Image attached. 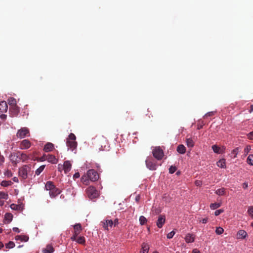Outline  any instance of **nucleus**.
Masks as SVG:
<instances>
[{
    "label": "nucleus",
    "instance_id": "f257e3e1",
    "mask_svg": "<svg viewBox=\"0 0 253 253\" xmlns=\"http://www.w3.org/2000/svg\"><path fill=\"white\" fill-rule=\"evenodd\" d=\"M45 188L46 190L49 191V196L52 198L56 197L61 192V190L57 188L51 181H48L46 183Z\"/></svg>",
    "mask_w": 253,
    "mask_h": 253
},
{
    "label": "nucleus",
    "instance_id": "f03ea898",
    "mask_svg": "<svg viewBox=\"0 0 253 253\" xmlns=\"http://www.w3.org/2000/svg\"><path fill=\"white\" fill-rule=\"evenodd\" d=\"M76 137L74 133H71L68 138L67 139L66 145L68 149H71L72 151L75 150L77 146V142L76 141Z\"/></svg>",
    "mask_w": 253,
    "mask_h": 253
},
{
    "label": "nucleus",
    "instance_id": "7ed1b4c3",
    "mask_svg": "<svg viewBox=\"0 0 253 253\" xmlns=\"http://www.w3.org/2000/svg\"><path fill=\"white\" fill-rule=\"evenodd\" d=\"M31 167L29 165H24L19 169V176L22 179H26L28 178V175L31 172Z\"/></svg>",
    "mask_w": 253,
    "mask_h": 253
},
{
    "label": "nucleus",
    "instance_id": "20e7f679",
    "mask_svg": "<svg viewBox=\"0 0 253 253\" xmlns=\"http://www.w3.org/2000/svg\"><path fill=\"white\" fill-rule=\"evenodd\" d=\"M153 156L158 160L163 159L164 154L163 150L160 147H156L152 151Z\"/></svg>",
    "mask_w": 253,
    "mask_h": 253
},
{
    "label": "nucleus",
    "instance_id": "39448f33",
    "mask_svg": "<svg viewBox=\"0 0 253 253\" xmlns=\"http://www.w3.org/2000/svg\"><path fill=\"white\" fill-rule=\"evenodd\" d=\"M86 194L90 199L96 198L98 195V192L94 187L89 186L86 189Z\"/></svg>",
    "mask_w": 253,
    "mask_h": 253
},
{
    "label": "nucleus",
    "instance_id": "423d86ee",
    "mask_svg": "<svg viewBox=\"0 0 253 253\" xmlns=\"http://www.w3.org/2000/svg\"><path fill=\"white\" fill-rule=\"evenodd\" d=\"M30 135V131L27 127H24L17 131L16 136L20 139Z\"/></svg>",
    "mask_w": 253,
    "mask_h": 253
},
{
    "label": "nucleus",
    "instance_id": "0eeeda50",
    "mask_svg": "<svg viewBox=\"0 0 253 253\" xmlns=\"http://www.w3.org/2000/svg\"><path fill=\"white\" fill-rule=\"evenodd\" d=\"M88 178L91 181H97L99 179V174L94 169H89L87 172Z\"/></svg>",
    "mask_w": 253,
    "mask_h": 253
},
{
    "label": "nucleus",
    "instance_id": "6e6552de",
    "mask_svg": "<svg viewBox=\"0 0 253 253\" xmlns=\"http://www.w3.org/2000/svg\"><path fill=\"white\" fill-rule=\"evenodd\" d=\"M9 159L13 165H16L20 162L19 158V151L12 153L9 156Z\"/></svg>",
    "mask_w": 253,
    "mask_h": 253
},
{
    "label": "nucleus",
    "instance_id": "1a4fd4ad",
    "mask_svg": "<svg viewBox=\"0 0 253 253\" xmlns=\"http://www.w3.org/2000/svg\"><path fill=\"white\" fill-rule=\"evenodd\" d=\"M145 163L147 168L150 170H154L156 169L157 167V165L153 162L152 159H146Z\"/></svg>",
    "mask_w": 253,
    "mask_h": 253
},
{
    "label": "nucleus",
    "instance_id": "9d476101",
    "mask_svg": "<svg viewBox=\"0 0 253 253\" xmlns=\"http://www.w3.org/2000/svg\"><path fill=\"white\" fill-rule=\"evenodd\" d=\"M31 146V142L28 139H24L21 141L19 144V148L20 149H27Z\"/></svg>",
    "mask_w": 253,
    "mask_h": 253
},
{
    "label": "nucleus",
    "instance_id": "9b49d317",
    "mask_svg": "<svg viewBox=\"0 0 253 253\" xmlns=\"http://www.w3.org/2000/svg\"><path fill=\"white\" fill-rule=\"evenodd\" d=\"M102 226L105 230H108L109 227L112 228L113 226V221L111 219H107L101 221Z\"/></svg>",
    "mask_w": 253,
    "mask_h": 253
},
{
    "label": "nucleus",
    "instance_id": "f8f14e48",
    "mask_svg": "<svg viewBox=\"0 0 253 253\" xmlns=\"http://www.w3.org/2000/svg\"><path fill=\"white\" fill-rule=\"evenodd\" d=\"M166 217L165 215L161 214L159 216L156 224L158 228H161L165 223Z\"/></svg>",
    "mask_w": 253,
    "mask_h": 253
},
{
    "label": "nucleus",
    "instance_id": "ddd939ff",
    "mask_svg": "<svg viewBox=\"0 0 253 253\" xmlns=\"http://www.w3.org/2000/svg\"><path fill=\"white\" fill-rule=\"evenodd\" d=\"M74 234L75 236H78L82 231V227L80 223H77L74 225Z\"/></svg>",
    "mask_w": 253,
    "mask_h": 253
},
{
    "label": "nucleus",
    "instance_id": "4468645a",
    "mask_svg": "<svg viewBox=\"0 0 253 253\" xmlns=\"http://www.w3.org/2000/svg\"><path fill=\"white\" fill-rule=\"evenodd\" d=\"M212 149L213 152L217 154H222L225 150V148L222 147L220 148L217 146L216 145H214L212 146Z\"/></svg>",
    "mask_w": 253,
    "mask_h": 253
},
{
    "label": "nucleus",
    "instance_id": "2eb2a0df",
    "mask_svg": "<svg viewBox=\"0 0 253 253\" xmlns=\"http://www.w3.org/2000/svg\"><path fill=\"white\" fill-rule=\"evenodd\" d=\"M63 166V169H64L65 173H67L68 172H69L71 170V167H72V165H71V163L70 162V161H66L64 162Z\"/></svg>",
    "mask_w": 253,
    "mask_h": 253
},
{
    "label": "nucleus",
    "instance_id": "dca6fc26",
    "mask_svg": "<svg viewBox=\"0 0 253 253\" xmlns=\"http://www.w3.org/2000/svg\"><path fill=\"white\" fill-rule=\"evenodd\" d=\"M8 106L5 101L0 102V113L6 112L7 111Z\"/></svg>",
    "mask_w": 253,
    "mask_h": 253
},
{
    "label": "nucleus",
    "instance_id": "f3484780",
    "mask_svg": "<svg viewBox=\"0 0 253 253\" xmlns=\"http://www.w3.org/2000/svg\"><path fill=\"white\" fill-rule=\"evenodd\" d=\"M54 149V145L50 142H47L44 147L43 151L45 152H48L52 151Z\"/></svg>",
    "mask_w": 253,
    "mask_h": 253
},
{
    "label": "nucleus",
    "instance_id": "a211bd4d",
    "mask_svg": "<svg viewBox=\"0 0 253 253\" xmlns=\"http://www.w3.org/2000/svg\"><path fill=\"white\" fill-rule=\"evenodd\" d=\"M11 209L13 210L22 211L24 209V206L23 205H17L15 204H12L10 206Z\"/></svg>",
    "mask_w": 253,
    "mask_h": 253
},
{
    "label": "nucleus",
    "instance_id": "6ab92c4d",
    "mask_svg": "<svg viewBox=\"0 0 253 253\" xmlns=\"http://www.w3.org/2000/svg\"><path fill=\"white\" fill-rule=\"evenodd\" d=\"M46 160L48 162L54 164H56L58 161L54 155L49 154L47 155Z\"/></svg>",
    "mask_w": 253,
    "mask_h": 253
},
{
    "label": "nucleus",
    "instance_id": "aec40b11",
    "mask_svg": "<svg viewBox=\"0 0 253 253\" xmlns=\"http://www.w3.org/2000/svg\"><path fill=\"white\" fill-rule=\"evenodd\" d=\"M247 235V232L244 230H239L237 234V239H244Z\"/></svg>",
    "mask_w": 253,
    "mask_h": 253
},
{
    "label": "nucleus",
    "instance_id": "412c9836",
    "mask_svg": "<svg viewBox=\"0 0 253 253\" xmlns=\"http://www.w3.org/2000/svg\"><path fill=\"white\" fill-rule=\"evenodd\" d=\"M54 251L53 247L50 244H48L45 248L42 249L43 253H52Z\"/></svg>",
    "mask_w": 253,
    "mask_h": 253
},
{
    "label": "nucleus",
    "instance_id": "4be33fe9",
    "mask_svg": "<svg viewBox=\"0 0 253 253\" xmlns=\"http://www.w3.org/2000/svg\"><path fill=\"white\" fill-rule=\"evenodd\" d=\"M194 240V235L190 234H187L185 237V240L187 243H193Z\"/></svg>",
    "mask_w": 253,
    "mask_h": 253
},
{
    "label": "nucleus",
    "instance_id": "5701e85b",
    "mask_svg": "<svg viewBox=\"0 0 253 253\" xmlns=\"http://www.w3.org/2000/svg\"><path fill=\"white\" fill-rule=\"evenodd\" d=\"M149 249V245L143 243L141 246V250L140 253H148Z\"/></svg>",
    "mask_w": 253,
    "mask_h": 253
},
{
    "label": "nucleus",
    "instance_id": "b1692460",
    "mask_svg": "<svg viewBox=\"0 0 253 253\" xmlns=\"http://www.w3.org/2000/svg\"><path fill=\"white\" fill-rule=\"evenodd\" d=\"M16 240H20L21 241L27 242L29 240V237L26 235H17L15 238Z\"/></svg>",
    "mask_w": 253,
    "mask_h": 253
},
{
    "label": "nucleus",
    "instance_id": "393cba45",
    "mask_svg": "<svg viewBox=\"0 0 253 253\" xmlns=\"http://www.w3.org/2000/svg\"><path fill=\"white\" fill-rule=\"evenodd\" d=\"M177 151L181 154H183L186 152V148L183 145L180 144L177 147Z\"/></svg>",
    "mask_w": 253,
    "mask_h": 253
},
{
    "label": "nucleus",
    "instance_id": "a878e982",
    "mask_svg": "<svg viewBox=\"0 0 253 253\" xmlns=\"http://www.w3.org/2000/svg\"><path fill=\"white\" fill-rule=\"evenodd\" d=\"M19 158L20 161L25 162L29 159V156L25 153L19 152Z\"/></svg>",
    "mask_w": 253,
    "mask_h": 253
},
{
    "label": "nucleus",
    "instance_id": "bb28decb",
    "mask_svg": "<svg viewBox=\"0 0 253 253\" xmlns=\"http://www.w3.org/2000/svg\"><path fill=\"white\" fill-rule=\"evenodd\" d=\"M9 110L11 111L14 115L18 114L19 112V108L16 105L10 107Z\"/></svg>",
    "mask_w": 253,
    "mask_h": 253
},
{
    "label": "nucleus",
    "instance_id": "cd10ccee",
    "mask_svg": "<svg viewBox=\"0 0 253 253\" xmlns=\"http://www.w3.org/2000/svg\"><path fill=\"white\" fill-rule=\"evenodd\" d=\"M186 145L189 148H192L194 145V142L191 138L186 139Z\"/></svg>",
    "mask_w": 253,
    "mask_h": 253
},
{
    "label": "nucleus",
    "instance_id": "c85d7f7f",
    "mask_svg": "<svg viewBox=\"0 0 253 253\" xmlns=\"http://www.w3.org/2000/svg\"><path fill=\"white\" fill-rule=\"evenodd\" d=\"M217 166L221 168H224L226 166L225 160L221 159L217 162Z\"/></svg>",
    "mask_w": 253,
    "mask_h": 253
},
{
    "label": "nucleus",
    "instance_id": "c756f323",
    "mask_svg": "<svg viewBox=\"0 0 253 253\" xmlns=\"http://www.w3.org/2000/svg\"><path fill=\"white\" fill-rule=\"evenodd\" d=\"M215 193L219 196L224 195L225 194V188H221L218 189L215 191Z\"/></svg>",
    "mask_w": 253,
    "mask_h": 253
},
{
    "label": "nucleus",
    "instance_id": "7c9ffc66",
    "mask_svg": "<svg viewBox=\"0 0 253 253\" xmlns=\"http://www.w3.org/2000/svg\"><path fill=\"white\" fill-rule=\"evenodd\" d=\"M8 102L10 107L16 105V100L13 97H10L9 98H8Z\"/></svg>",
    "mask_w": 253,
    "mask_h": 253
},
{
    "label": "nucleus",
    "instance_id": "2f4dec72",
    "mask_svg": "<svg viewBox=\"0 0 253 253\" xmlns=\"http://www.w3.org/2000/svg\"><path fill=\"white\" fill-rule=\"evenodd\" d=\"M12 184L13 183L11 181L2 180L1 182L0 185L3 187H8Z\"/></svg>",
    "mask_w": 253,
    "mask_h": 253
},
{
    "label": "nucleus",
    "instance_id": "473e14b6",
    "mask_svg": "<svg viewBox=\"0 0 253 253\" xmlns=\"http://www.w3.org/2000/svg\"><path fill=\"white\" fill-rule=\"evenodd\" d=\"M5 219L6 220H7L8 222H10L12 221V218H13V215L11 213H6L5 214Z\"/></svg>",
    "mask_w": 253,
    "mask_h": 253
},
{
    "label": "nucleus",
    "instance_id": "72a5a7b5",
    "mask_svg": "<svg viewBox=\"0 0 253 253\" xmlns=\"http://www.w3.org/2000/svg\"><path fill=\"white\" fill-rule=\"evenodd\" d=\"M147 221V219H146V218L145 216L141 215L139 217V222H140V224L141 225H143L145 224H146Z\"/></svg>",
    "mask_w": 253,
    "mask_h": 253
},
{
    "label": "nucleus",
    "instance_id": "f704fd0d",
    "mask_svg": "<svg viewBox=\"0 0 253 253\" xmlns=\"http://www.w3.org/2000/svg\"><path fill=\"white\" fill-rule=\"evenodd\" d=\"M45 166L42 165L40 166L35 171V173L36 175H39L40 173L43 170Z\"/></svg>",
    "mask_w": 253,
    "mask_h": 253
},
{
    "label": "nucleus",
    "instance_id": "c9c22d12",
    "mask_svg": "<svg viewBox=\"0 0 253 253\" xmlns=\"http://www.w3.org/2000/svg\"><path fill=\"white\" fill-rule=\"evenodd\" d=\"M89 179L87 176V174L83 175L82 177V181L84 184H87L88 183Z\"/></svg>",
    "mask_w": 253,
    "mask_h": 253
},
{
    "label": "nucleus",
    "instance_id": "e433bc0d",
    "mask_svg": "<svg viewBox=\"0 0 253 253\" xmlns=\"http://www.w3.org/2000/svg\"><path fill=\"white\" fill-rule=\"evenodd\" d=\"M247 163L251 166H253V155H249L247 159Z\"/></svg>",
    "mask_w": 253,
    "mask_h": 253
},
{
    "label": "nucleus",
    "instance_id": "4c0bfd02",
    "mask_svg": "<svg viewBox=\"0 0 253 253\" xmlns=\"http://www.w3.org/2000/svg\"><path fill=\"white\" fill-rule=\"evenodd\" d=\"M8 198V195L4 192H0V199L7 200Z\"/></svg>",
    "mask_w": 253,
    "mask_h": 253
},
{
    "label": "nucleus",
    "instance_id": "58836bf2",
    "mask_svg": "<svg viewBox=\"0 0 253 253\" xmlns=\"http://www.w3.org/2000/svg\"><path fill=\"white\" fill-rule=\"evenodd\" d=\"M220 203H214L211 204L210 208L212 210H215L220 207Z\"/></svg>",
    "mask_w": 253,
    "mask_h": 253
},
{
    "label": "nucleus",
    "instance_id": "ea45409f",
    "mask_svg": "<svg viewBox=\"0 0 253 253\" xmlns=\"http://www.w3.org/2000/svg\"><path fill=\"white\" fill-rule=\"evenodd\" d=\"M78 243L80 244H84L85 242V238L83 236H80L77 239Z\"/></svg>",
    "mask_w": 253,
    "mask_h": 253
},
{
    "label": "nucleus",
    "instance_id": "a19ab883",
    "mask_svg": "<svg viewBox=\"0 0 253 253\" xmlns=\"http://www.w3.org/2000/svg\"><path fill=\"white\" fill-rule=\"evenodd\" d=\"M5 246L7 249H12L15 246V244L13 242L10 241Z\"/></svg>",
    "mask_w": 253,
    "mask_h": 253
},
{
    "label": "nucleus",
    "instance_id": "79ce46f5",
    "mask_svg": "<svg viewBox=\"0 0 253 253\" xmlns=\"http://www.w3.org/2000/svg\"><path fill=\"white\" fill-rule=\"evenodd\" d=\"M223 231H224L223 229L221 227H217L215 230V233L217 235H221V234L223 233Z\"/></svg>",
    "mask_w": 253,
    "mask_h": 253
},
{
    "label": "nucleus",
    "instance_id": "37998d69",
    "mask_svg": "<svg viewBox=\"0 0 253 253\" xmlns=\"http://www.w3.org/2000/svg\"><path fill=\"white\" fill-rule=\"evenodd\" d=\"M239 152V148H236L234 149H233L232 151V154L234 155L233 157L235 158L237 157V155Z\"/></svg>",
    "mask_w": 253,
    "mask_h": 253
},
{
    "label": "nucleus",
    "instance_id": "c03bdc74",
    "mask_svg": "<svg viewBox=\"0 0 253 253\" xmlns=\"http://www.w3.org/2000/svg\"><path fill=\"white\" fill-rule=\"evenodd\" d=\"M176 170V168L174 166H170L169 169V172L171 174L173 173Z\"/></svg>",
    "mask_w": 253,
    "mask_h": 253
},
{
    "label": "nucleus",
    "instance_id": "a18cd8bd",
    "mask_svg": "<svg viewBox=\"0 0 253 253\" xmlns=\"http://www.w3.org/2000/svg\"><path fill=\"white\" fill-rule=\"evenodd\" d=\"M174 234H175V232L174 231H171L170 232H169V233L168 234L167 238H168V239L172 238L173 237V236L174 235Z\"/></svg>",
    "mask_w": 253,
    "mask_h": 253
},
{
    "label": "nucleus",
    "instance_id": "49530a36",
    "mask_svg": "<svg viewBox=\"0 0 253 253\" xmlns=\"http://www.w3.org/2000/svg\"><path fill=\"white\" fill-rule=\"evenodd\" d=\"M251 150V147L249 145H248L247 146L245 149H244V152L245 153H246V154H248V153L250 151V150Z\"/></svg>",
    "mask_w": 253,
    "mask_h": 253
},
{
    "label": "nucleus",
    "instance_id": "de8ad7c7",
    "mask_svg": "<svg viewBox=\"0 0 253 253\" xmlns=\"http://www.w3.org/2000/svg\"><path fill=\"white\" fill-rule=\"evenodd\" d=\"M4 174L5 176H7L8 177H10L12 176V172H11V171H10L9 170H7V171H6Z\"/></svg>",
    "mask_w": 253,
    "mask_h": 253
},
{
    "label": "nucleus",
    "instance_id": "09e8293b",
    "mask_svg": "<svg viewBox=\"0 0 253 253\" xmlns=\"http://www.w3.org/2000/svg\"><path fill=\"white\" fill-rule=\"evenodd\" d=\"M47 155L44 154L42 157L39 158V160L41 162H43L45 161H47Z\"/></svg>",
    "mask_w": 253,
    "mask_h": 253
},
{
    "label": "nucleus",
    "instance_id": "8fccbe9b",
    "mask_svg": "<svg viewBox=\"0 0 253 253\" xmlns=\"http://www.w3.org/2000/svg\"><path fill=\"white\" fill-rule=\"evenodd\" d=\"M223 211V210H222L221 209L216 210L214 212V215L215 216H217V215H219L221 213H222Z\"/></svg>",
    "mask_w": 253,
    "mask_h": 253
},
{
    "label": "nucleus",
    "instance_id": "3c124183",
    "mask_svg": "<svg viewBox=\"0 0 253 253\" xmlns=\"http://www.w3.org/2000/svg\"><path fill=\"white\" fill-rule=\"evenodd\" d=\"M248 212L249 214L253 216V207H251L249 209Z\"/></svg>",
    "mask_w": 253,
    "mask_h": 253
},
{
    "label": "nucleus",
    "instance_id": "603ef678",
    "mask_svg": "<svg viewBox=\"0 0 253 253\" xmlns=\"http://www.w3.org/2000/svg\"><path fill=\"white\" fill-rule=\"evenodd\" d=\"M248 138L251 139V140L253 139V131H252V132H250L248 134Z\"/></svg>",
    "mask_w": 253,
    "mask_h": 253
},
{
    "label": "nucleus",
    "instance_id": "864d4df0",
    "mask_svg": "<svg viewBox=\"0 0 253 253\" xmlns=\"http://www.w3.org/2000/svg\"><path fill=\"white\" fill-rule=\"evenodd\" d=\"M213 114L214 113L213 112H208L205 114V117H207L208 116H212V115H213Z\"/></svg>",
    "mask_w": 253,
    "mask_h": 253
},
{
    "label": "nucleus",
    "instance_id": "5fc2aeb1",
    "mask_svg": "<svg viewBox=\"0 0 253 253\" xmlns=\"http://www.w3.org/2000/svg\"><path fill=\"white\" fill-rule=\"evenodd\" d=\"M119 224V220L118 218H116L114 221H113V225L114 226H116V225H117L118 224Z\"/></svg>",
    "mask_w": 253,
    "mask_h": 253
},
{
    "label": "nucleus",
    "instance_id": "6e6d98bb",
    "mask_svg": "<svg viewBox=\"0 0 253 253\" xmlns=\"http://www.w3.org/2000/svg\"><path fill=\"white\" fill-rule=\"evenodd\" d=\"M77 236H75V234H74L73 236L71 237V240L72 241H77Z\"/></svg>",
    "mask_w": 253,
    "mask_h": 253
},
{
    "label": "nucleus",
    "instance_id": "4d7b16f0",
    "mask_svg": "<svg viewBox=\"0 0 253 253\" xmlns=\"http://www.w3.org/2000/svg\"><path fill=\"white\" fill-rule=\"evenodd\" d=\"M208 220V218H203L202 220H200V222H202L203 223H206Z\"/></svg>",
    "mask_w": 253,
    "mask_h": 253
},
{
    "label": "nucleus",
    "instance_id": "13d9d810",
    "mask_svg": "<svg viewBox=\"0 0 253 253\" xmlns=\"http://www.w3.org/2000/svg\"><path fill=\"white\" fill-rule=\"evenodd\" d=\"M74 178H78L80 177V173L79 172H76L74 174L73 176Z\"/></svg>",
    "mask_w": 253,
    "mask_h": 253
},
{
    "label": "nucleus",
    "instance_id": "bf43d9fd",
    "mask_svg": "<svg viewBox=\"0 0 253 253\" xmlns=\"http://www.w3.org/2000/svg\"><path fill=\"white\" fill-rule=\"evenodd\" d=\"M13 231L14 232H17V233H19L20 232V230H19V228H17V227H14V228H13Z\"/></svg>",
    "mask_w": 253,
    "mask_h": 253
},
{
    "label": "nucleus",
    "instance_id": "052dcab7",
    "mask_svg": "<svg viewBox=\"0 0 253 253\" xmlns=\"http://www.w3.org/2000/svg\"><path fill=\"white\" fill-rule=\"evenodd\" d=\"M0 118L2 120H5L6 118V115H4V114H1L0 116Z\"/></svg>",
    "mask_w": 253,
    "mask_h": 253
},
{
    "label": "nucleus",
    "instance_id": "680f3d73",
    "mask_svg": "<svg viewBox=\"0 0 253 253\" xmlns=\"http://www.w3.org/2000/svg\"><path fill=\"white\" fill-rule=\"evenodd\" d=\"M248 187V183L244 182V183L243 184V188H244V189H246Z\"/></svg>",
    "mask_w": 253,
    "mask_h": 253
},
{
    "label": "nucleus",
    "instance_id": "e2e57ef3",
    "mask_svg": "<svg viewBox=\"0 0 253 253\" xmlns=\"http://www.w3.org/2000/svg\"><path fill=\"white\" fill-rule=\"evenodd\" d=\"M12 180H13V181H14L15 182H18V178L17 177H14L12 178Z\"/></svg>",
    "mask_w": 253,
    "mask_h": 253
},
{
    "label": "nucleus",
    "instance_id": "0e129e2a",
    "mask_svg": "<svg viewBox=\"0 0 253 253\" xmlns=\"http://www.w3.org/2000/svg\"><path fill=\"white\" fill-rule=\"evenodd\" d=\"M253 112V105H251L250 106V109L249 110V112L251 113Z\"/></svg>",
    "mask_w": 253,
    "mask_h": 253
},
{
    "label": "nucleus",
    "instance_id": "69168bd1",
    "mask_svg": "<svg viewBox=\"0 0 253 253\" xmlns=\"http://www.w3.org/2000/svg\"><path fill=\"white\" fill-rule=\"evenodd\" d=\"M193 253H200L197 250L194 249L193 250Z\"/></svg>",
    "mask_w": 253,
    "mask_h": 253
},
{
    "label": "nucleus",
    "instance_id": "338daca9",
    "mask_svg": "<svg viewBox=\"0 0 253 253\" xmlns=\"http://www.w3.org/2000/svg\"><path fill=\"white\" fill-rule=\"evenodd\" d=\"M3 247V244L2 242H0V249Z\"/></svg>",
    "mask_w": 253,
    "mask_h": 253
},
{
    "label": "nucleus",
    "instance_id": "774afa93",
    "mask_svg": "<svg viewBox=\"0 0 253 253\" xmlns=\"http://www.w3.org/2000/svg\"><path fill=\"white\" fill-rule=\"evenodd\" d=\"M139 196H137V197L135 198V200H136V201H139Z\"/></svg>",
    "mask_w": 253,
    "mask_h": 253
}]
</instances>
